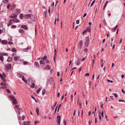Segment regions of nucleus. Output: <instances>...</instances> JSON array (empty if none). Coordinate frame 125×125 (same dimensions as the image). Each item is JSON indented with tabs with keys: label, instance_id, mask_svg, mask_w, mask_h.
<instances>
[{
	"label": "nucleus",
	"instance_id": "79ce46f5",
	"mask_svg": "<svg viewBox=\"0 0 125 125\" xmlns=\"http://www.w3.org/2000/svg\"><path fill=\"white\" fill-rule=\"evenodd\" d=\"M95 2V0H94L92 1V3H91V5H90L91 7H92V5L94 4V3Z\"/></svg>",
	"mask_w": 125,
	"mask_h": 125
},
{
	"label": "nucleus",
	"instance_id": "f704fd0d",
	"mask_svg": "<svg viewBox=\"0 0 125 125\" xmlns=\"http://www.w3.org/2000/svg\"><path fill=\"white\" fill-rule=\"evenodd\" d=\"M35 86V84L34 83H33L32 85L31 86V87L33 88H34Z\"/></svg>",
	"mask_w": 125,
	"mask_h": 125
},
{
	"label": "nucleus",
	"instance_id": "412c9836",
	"mask_svg": "<svg viewBox=\"0 0 125 125\" xmlns=\"http://www.w3.org/2000/svg\"><path fill=\"white\" fill-rule=\"evenodd\" d=\"M40 63L41 64H44L45 62L44 60H41L40 61Z\"/></svg>",
	"mask_w": 125,
	"mask_h": 125
},
{
	"label": "nucleus",
	"instance_id": "ea45409f",
	"mask_svg": "<svg viewBox=\"0 0 125 125\" xmlns=\"http://www.w3.org/2000/svg\"><path fill=\"white\" fill-rule=\"evenodd\" d=\"M16 23L17 22H20V21L18 19H16L15 20V21H14Z\"/></svg>",
	"mask_w": 125,
	"mask_h": 125
},
{
	"label": "nucleus",
	"instance_id": "a211bd4d",
	"mask_svg": "<svg viewBox=\"0 0 125 125\" xmlns=\"http://www.w3.org/2000/svg\"><path fill=\"white\" fill-rule=\"evenodd\" d=\"M12 58L10 57H8V59L7 60V61L8 62H10L12 61Z\"/></svg>",
	"mask_w": 125,
	"mask_h": 125
},
{
	"label": "nucleus",
	"instance_id": "c756f323",
	"mask_svg": "<svg viewBox=\"0 0 125 125\" xmlns=\"http://www.w3.org/2000/svg\"><path fill=\"white\" fill-rule=\"evenodd\" d=\"M9 0H3L2 2L4 4H6L9 1Z\"/></svg>",
	"mask_w": 125,
	"mask_h": 125
},
{
	"label": "nucleus",
	"instance_id": "3c124183",
	"mask_svg": "<svg viewBox=\"0 0 125 125\" xmlns=\"http://www.w3.org/2000/svg\"><path fill=\"white\" fill-rule=\"evenodd\" d=\"M1 79L4 82H6V80L3 77V78H2V79Z\"/></svg>",
	"mask_w": 125,
	"mask_h": 125
},
{
	"label": "nucleus",
	"instance_id": "f257e3e1",
	"mask_svg": "<svg viewBox=\"0 0 125 125\" xmlns=\"http://www.w3.org/2000/svg\"><path fill=\"white\" fill-rule=\"evenodd\" d=\"M24 17L26 19H28L29 18H31V19L32 20V21H34L35 20V16L31 14H28L27 15H24Z\"/></svg>",
	"mask_w": 125,
	"mask_h": 125
},
{
	"label": "nucleus",
	"instance_id": "393cba45",
	"mask_svg": "<svg viewBox=\"0 0 125 125\" xmlns=\"http://www.w3.org/2000/svg\"><path fill=\"white\" fill-rule=\"evenodd\" d=\"M23 15L21 13L19 15L20 18L21 19H23Z\"/></svg>",
	"mask_w": 125,
	"mask_h": 125
},
{
	"label": "nucleus",
	"instance_id": "052dcab7",
	"mask_svg": "<svg viewBox=\"0 0 125 125\" xmlns=\"http://www.w3.org/2000/svg\"><path fill=\"white\" fill-rule=\"evenodd\" d=\"M86 58V57H85L84 58H83L82 59V61H84L85 60Z\"/></svg>",
	"mask_w": 125,
	"mask_h": 125
},
{
	"label": "nucleus",
	"instance_id": "a878e982",
	"mask_svg": "<svg viewBox=\"0 0 125 125\" xmlns=\"http://www.w3.org/2000/svg\"><path fill=\"white\" fill-rule=\"evenodd\" d=\"M4 57L2 55L0 56V60L2 61L3 62L4 61Z\"/></svg>",
	"mask_w": 125,
	"mask_h": 125
},
{
	"label": "nucleus",
	"instance_id": "7ed1b4c3",
	"mask_svg": "<svg viewBox=\"0 0 125 125\" xmlns=\"http://www.w3.org/2000/svg\"><path fill=\"white\" fill-rule=\"evenodd\" d=\"M11 64L8 63L5 65V68L7 70H9L11 68Z\"/></svg>",
	"mask_w": 125,
	"mask_h": 125
},
{
	"label": "nucleus",
	"instance_id": "5701e85b",
	"mask_svg": "<svg viewBox=\"0 0 125 125\" xmlns=\"http://www.w3.org/2000/svg\"><path fill=\"white\" fill-rule=\"evenodd\" d=\"M91 30V26H89L87 28L86 30H87V31L89 32H90Z\"/></svg>",
	"mask_w": 125,
	"mask_h": 125
},
{
	"label": "nucleus",
	"instance_id": "603ef678",
	"mask_svg": "<svg viewBox=\"0 0 125 125\" xmlns=\"http://www.w3.org/2000/svg\"><path fill=\"white\" fill-rule=\"evenodd\" d=\"M10 6V4H8L7 5V8L8 9H9V7Z\"/></svg>",
	"mask_w": 125,
	"mask_h": 125
},
{
	"label": "nucleus",
	"instance_id": "864d4df0",
	"mask_svg": "<svg viewBox=\"0 0 125 125\" xmlns=\"http://www.w3.org/2000/svg\"><path fill=\"white\" fill-rule=\"evenodd\" d=\"M46 59V56H44V57L42 58V59L43 60L45 61V59Z\"/></svg>",
	"mask_w": 125,
	"mask_h": 125
},
{
	"label": "nucleus",
	"instance_id": "c85d7f7f",
	"mask_svg": "<svg viewBox=\"0 0 125 125\" xmlns=\"http://www.w3.org/2000/svg\"><path fill=\"white\" fill-rule=\"evenodd\" d=\"M35 64L36 66V67H39V63L37 62H36L35 63Z\"/></svg>",
	"mask_w": 125,
	"mask_h": 125
},
{
	"label": "nucleus",
	"instance_id": "5fc2aeb1",
	"mask_svg": "<svg viewBox=\"0 0 125 125\" xmlns=\"http://www.w3.org/2000/svg\"><path fill=\"white\" fill-rule=\"evenodd\" d=\"M18 111H19V112H20L21 113L23 111L22 109H20Z\"/></svg>",
	"mask_w": 125,
	"mask_h": 125
},
{
	"label": "nucleus",
	"instance_id": "58836bf2",
	"mask_svg": "<svg viewBox=\"0 0 125 125\" xmlns=\"http://www.w3.org/2000/svg\"><path fill=\"white\" fill-rule=\"evenodd\" d=\"M9 23H10L11 24L13 23L12 21V19H10V20L9 21Z\"/></svg>",
	"mask_w": 125,
	"mask_h": 125
},
{
	"label": "nucleus",
	"instance_id": "c03bdc74",
	"mask_svg": "<svg viewBox=\"0 0 125 125\" xmlns=\"http://www.w3.org/2000/svg\"><path fill=\"white\" fill-rule=\"evenodd\" d=\"M41 89L40 88H39L38 89L37 91V94H39V92L41 90Z\"/></svg>",
	"mask_w": 125,
	"mask_h": 125
},
{
	"label": "nucleus",
	"instance_id": "b1692460",
	"mask_svg": "<svg viewBox=\"0 0 125 125\" xmlns=\"http://www.w3.org/2000/svg\"><path fill=\"white\" fill-rule=\"evenodd\" d=\"M30 48L29 47H27L23 49V50L25 52H27L29 50Z\"/></svg>",
	"mask_w": 125,
	"mask_h": 125
},
{
	"label": "nucleus",
	"instance_id": "6e6552de",
	"mask_svg": "<svg viewBox=\"0 0 125 125\" xmlns=\"http://www.w3.org/2000/svg\"><path fill=\"white\" fill-rule=\"evenodd\" d=\"M80 60L79 58H78L77 60L75 63V64L77 66H79L80 65Z\"/></svg>",
	"mask_w": 125,
	"mask_h": 125
},
{
	"label": "nucleus",
	"instance_id": "09e8293b",
	"mask_svg": "<svg viewBox=\"0 0 125 125\" xmlns=\"http://www.w3.org/2000/svg\"><path fill=\"white\" fill-rule=\"evenodd\" d=\"M6 91L8 93H11V92L10 91V90L8 89H6Z\"/></svg>",
	"mask_w": 125,
	"mask_h": 125
},
{
	"label": "nucleus",
	"instance_id": "2eb2a0df",
	"mask_svg": "<svg viewBox=\"0 0 125 125\" xmlns=\"http://www.w3.org/2000/svg\"><path fill=\"white\" fill-rule=\"evenodd\" d=\"M13 103L15 105L17 104H18L17 101L16 100L15 98L14 99V100H13Z\"/></svg>",
	"mask_w": 125,
	"mask_h": 125
},
{
	"label": "nucleus",
	"instance_id": "c9c22d12",
	"mask_svg": "<svg viewBox=\"0 0 125 125\" xmlns=\"http://www.w3.org/2000/svg\"><path fill=\"white\" fill-rule=\"evenodd\" d=\"M16 25H12L11 26V28L13 29H14V28H16Z\"/></svg>",
	"mask_w": 125,
	"mask_h": 125
},
{
	"label": "nucleus",
	"instance_id": "f3484780",
	"mask_svg": "<svg viewBox=\"0 0 125 125\" xmlns=\"http://www.w3.org/2000/svg\"><path fill=\"white\" fill-rule=\"evenodd\" d=\"M108 0H107L106 1V2L105 3V4L104 5V7H103V9L104 10H105V8L106 6V5L108 3Z\"/></svg>",
	"mask_w": 125,
	"mask_h": 125
},
{
	"label": "nucleus",
	"instance_id": "4468645a",
	"mask_svg": "<svg viewBox=\"0 0 125 125\" xmlns=\"http://www.w3.org/2000/svg\"><path fill=\"white\" fill-rule=\"evenodd\" d=\"M28 81L29 82V85H30V84H31V83L32 82V79L31 78H29L28 79Z\"/></svg>",
	"mask_w": 125,
	"mask_h": 125
},
{
	"label": "nucleus",
	"instance_id": "a19ab883",
	"mask_svg": "<svg viewBox=\"0 0 125 125\" xmlns=\"http://www.w3.org/2000/svg\"><path fill=\"white\" fill-rule=\"evenodd\" d=\"M28 63V62L26 61H24L23 62V64L24 65H27Z\"/></svg>",
	"mask_w": 125,
	"mask_h": 125
},
{
	"label": "nucleus",
	"instance_id": "9b49d317",
	"mask_svg": "<svg viewBox=\"0 0 125 125\" xmlns=\"http://www.w3.org/2000/svg\"><path fill=\"white\" fill-rule=\"evenodd\" d=\"M50 69V67L48 65H47L45 67L43 68V69L44 70H45V69H46L48 70H49Z\"/></svg>",
	"mask_w": 125,
	"mask_h": 125
},
{
	"label": "nucleus",
	"instance_id": "72a5a7b5",
	"mask_svg": "<svg viewBox=\"0 0 125 125\" xmlns=\"http://www.w3.org/2000/svg\"><path fill=\"white\" fill-rule=\"evenodd\" d=\"M16 11L17 12V14H20V10L19 9H17L16 10Z\"/></svg>",
	"mask_w": 125,
	"mask_h": 125
},
{
	"label": "nucleus",
	"instance_id": "aec40b11",
	"mask_svg": "<svg viewBox=\"0 0 125 125\" xmlns=\"http://www.w3.org/2000/svg\"><path fill=\"white\" fill-rule=\"evenodd\" d=\"M45 91L46 90L45 89H43L42 90V95H43L45 94Z\"/></svg>",
	"mask_w": 125,
	"mask_h": 125
},
{
	"label": "nucleus",
	"instance_id": "1a4fd4ad",
	"mask_svg": "<svg viewBox=\"0 0 125 125\" xmlns=\"http://www.w3.org/2000/svg\"><path fill=\"white\" fill-rule=\"evenodd\" d=\"M60 116H59V115H57V120L56 122H60Z\"/></svg>",
	"mask_w": 125,
	"mask_h": 125
},
{
	"label": "nucleus",
	"instance_id": "37998d69",
	"mask_svg": "<svg viewBox=\"0 0 125 125\" xmlns=\"http://www.w3.org/2000/svg\"><path fill=\"white\" fill-rule=\"evenodd\" d=\"M103 22L104 25H107V24L106 22L105 21V19L103 20Z\"/></svg>",
	"mask_w": 125,
	"mask_h": 125
},
{
	"label": "nucleus",
	"instance_id": "a18cd8bd",
	"mask_svg": "<svg viewBox=\"0 0 125 125\" xmlns=\"http://www.w3.org/2000/svg\"><path fill=\"white\" fill-rule=\"evenodd\" d=\"M58 105V104L57 105V106L56 107L55 109V111H54V115L55 114V113L56 112V110H57V106Z\"/></svg>",
	"mask_w": 125,
	"mask_h": 125
},
{
	"label": "nucleus",
	"instance_id": "13d9d810",
	"mask_svg": "<svg viewBox=\"0 0 125 125\" xmlns=\"http://www.w3.org/2000/svg\"><path fill=\"white\" fill-rule=\"evenodd\" d=\"M119 102H123L125 103V101L123 100H120L118 101Z\"/></svg>",
	"mask_w": 125,
	"mask_h": 125
},
{
	"label": "nucleus",
	"instance_id": "39448f33",
	"mask_svg": "<svg viewBox=\"0 0 125 125\" xmlns=\"http://www.w3.org/2000/svg\"><path fill=\"white\" fill-rule=\"evenodd\" d=\"M10 17L11 18H14L16 19L17 17V16L16 15H15L13 13H12L10 15Z\"/></svg>",
	"mask_w": 125,
	"mask_h": 125
},
{
	"label": "nucleus",
	"instance_id": "9d476101",
	"mask_svg": "<svg viewBox=\"0 0 125 125\" xmlns=\"http://www.w3.org/2000/svg\"><path fill=\"white\" fill-rule=\"evenodd\" d=\"M30 121H24V122L23 125H30Z\"/></svg>",
	"mask_w": 125,
	"mask_h": 125
},
{
	"label": "nucleus",
	"instance_id": "473e14b6",
	"mask_svg": "<svg viewBox=\"0 0 125 125\" xmlns=\"http://www.w3.org/2000/svg\"><path fill=\"white\" fill-rule=\"evenodd\" d=\"M17 75L19 77H21L22 76V74L20 73H18Z\"/></svg>",
	"mask_w": 125,
	"mask_h": 125
},
{
	"label": "nucleus",
	"instance_id": "20e7f679",
	"mask_svg": "<svg viewBox=\"0 0 125 125\" xmlns=\"http://www.w3.org/2000/svg\"><path fill=\"white\" fill-rule=\"evenodd\" d=\"M83 43V41L81 40L80 41V42L78 43V48L79 49H81L82 46V44Z\"/></svg>",
	"mask_w": 125,
	"mask_h": 125
},
{
	"label": "nucleus",
	"instance_id": "49530a36",
	"mask_svg": "<svg viewBox=\"0 0 125 125\" xmlns=\"http://www.w3.org/2000/svg\"><path fill=\"white\" fill-rule=\"evenodd\" d=\"M86 31H87V30H84V31H83V32L82 33V34L83 35H84V34H85V33L86 32Z\"/></svg>",
	"mask_w": 125,
	"mask_h": 125
},
{
	"label": "nucleus",
	"instance_id": "bb28decb",
	"mask_svg": "<svg viewBox=\"0 0 125 125\" xmlns=\"http://www.w3.org/2000/svg\"><path fill=\"white\" fill-rule=\"evenodd\" d=\"M0 84L2 86H6L7 85V84L4 82H2Z\"/></svg>",
	"mask_w": 125,
	"mask_h": 125
},
{
	"label": "nucleus",
	"instance_id": "6ab92c4d",
	"mask_svg": "<svg viewBox=\"0 0 125 125\" xmlns=\"http://www.w3.org/2000/svg\"><path fill=\"white\" fill-rule=\"evenodd\" d=\"M0 54L4 56H8V54L7 53L5 52H1L0 53Z\"/></svg>",
	"mask_w": 125,
	"mask_h": 125
},
{
	"label": "nucleus",
	"instance_id": "423d86ee",
	"mask_svg": "<svg viewBox=\"0 0 125 125\" xmlns=\"http://www.w3.org/2000/svg\"><path fill=\"white\" fill-rule=\"evenodd\" d=\"M21 28H23L25 30H27L28 29V28L27 26H26L24 25H22L21 26Z\"/></svg>",
	"mask_w": 125,
	"mask_h": 125
},
{
	"label": "nucleus",
	"instance_id": "680f3d73",
	"mask_svg": "<svg viewBox=\"0 0 125 125\" xmlns=\"http://www.w3.org/2000/svg\"><path fill=\"white\" fill-rule=\"evenodd\" d=\"M107 81L108 82H110L111 83H112L113 82V81L112 80H110L109 79H108L107 80Z\"/></svg>",
	"mask_w": 125,
	"mask_h": 125
},
{
	"label": "nucleus",
	"instance_id": "338daca9",
	"mask_svg": "<svg viewBox=\"0 0 125 125\" xmlns=\"http://www.w3.org/2000/svg\"><path fill=\"white\" fill-rule=\"evenodd\" d=\"M3 76L1 74H0V77L1 79H2V78H3Z\"/></svg>",
	"mask_w": 125,
	"mask_h": 125
},
{
	"label": "nucleus",
	"instance_id": "4c0bfd02",
	"mask_svg": "<svg viewBox=\"0 0 125 125\" xmlns=\"http://www.w3.org/2000/svg\"><path fill=\"white\" fill-rule=\"evenodd\" d=\"M100 113V115H101L102 117H104V112L103 111H102L101 113Z\"/></svg>",
	"mask_w": 125,
	"mask_h": 125
},
{
	"label": "nucleus",
	"instance_id": "4be33fe9",
	"mask_svg": "<svg viewBox=\"0 0 125 125\" xmlns=\"http://www.w3.org/2000/svg\"><path fill=\"white\" fill-rule=\"evenodd\" d=\"M19 31L20 33H23L24 32V31L23 30L20 29L19 30Z\"/></svg>",
	"mask_w": 125,
	"mask_h": 125
},
{
	"label": "nucleus",
	"instance_id": "f8f14e48",
	"mask_svg": "<svg viewBox=\"0 0 125 125\" xmlns=\"http://www.w3.org/2000/svg\"><path fill=\"white\" fill-rule=\"evenodd\" d=\"M8 97L10 99V100H13L15 98L12 95H9Z\"/></svg>",
	"mask_w": 125,
	"mask_h": 125
},
{
	"label": "nucleus",
	"instance_id": "de8ad7c7",
	"mask_svg": "<svg viewBox=\"0 0 125 125\" xmlns=\"http://www.w3.org/2000/svg\"><path fill=\"white\" fill-rule=\"evenodd\" d=\"M15 107L17 109H20L19 106L18 105H16L15 106Z\"/></svg>",
	"mask_w": 125,
	"mask_h": 125
},
{
	"label": "nucleus",
	"instance_id": "4d7b16f0",
	"mask_svg": "<svg viewBox=\"0 0 125 125\" xmlns=\"http://www.w3.org/2000/svg\"><path fill=\"white\" fill-rule=\"evenodd\" d=\"M79 23V20H77L76 21V23L77 24H78Z\"/></svg>",
	"mask_w": 125,
	"mask_h": 125
},
{
	"label": "nucleus",
	"instance_id": "774afa93",
	"mask_svg": "<svg viewBox=\"0 0 125 125\" xmlns=\"http://www.w3.org/2000/svg\"><path fill=\"white\" fill-rule=\"evenodd\" d=\"M8 44L10 45H12L13 44V43L12 42H8Z\"/></svg>",
	"mask_w": 125,
	"mask_h": 125
},
{
	"label": "nucleus",
	"instance_id": "0eeeda50",
	"mask_svg": "<svg viewBox=\"0 0 125 125\" xmlns=\"http://www.w3.org/2000/svg\"><path fill=\"white\" fill-rule=\"evenodd\" d=\"M20 58L19 56H15L14 57V59L15 61H17L19 60Z\"/></svg>",
	"mask_w": 125,
	"mask_h": 125
},
{
	"label": "nucleus",
	"instance_id": "2f4dec72",
	"mask_svg": "<svg viewBox=\"0 0 125 125\" xmlns=\"http://www.w3.org/2000/svg\"><path fill=\"white\" fill-rule=\"evenodd\" d=\"M39 110L38 108H36V111L37 112V115L38 116V115L39 114Z\"/></svg>",
	"mask_w": 125,
	"mask_h": 125
},
{
	"label": "nucleus",
	"instance_id": "dca6fc26",
	"mask_svg": "<svg viewBox=\"0 0 125 125\" xmlns=\"http://www.w3.org/2000/svg\"><path fill=\"white\" fill-rule=\"evenodd\" d=\"M118 27V25H116L114 28L112 29V31H115L116 30Z\"/></svg>",
	"mask_w": 125,
	"mask_h": 125
},
{
	"label": "nucleus",
	"instance_id": "6e6d98bb",
	"mask_svg": "<svg viewBox=\"0 0 125 125\" xmlns=\"http://www.w3.org/2000/svg\"><path fill=\"white\" fill-rule=\"evenodd\" d=\"M56 55H54L53 59H54V61L55 62V58H56Z\"/></svg>",
	"mask_w": 125,
	"mask_h": 125
},
{
	"label": "nucleus",
	"instance_id": "ddd939ff",
	"mask_svg": "<svg viewBox=\"0 0 125 125\" xmlns=\"http://www.w3.org/2000/svg\"><path fill=\"white\" fill-rule=\"evenodd\" d=\"M1 43L2 44H6L7 43V42L6 41L3 40L1 41Z\"/></svg>",
	"mask_w": 125,
	"mask_h": 125
},
{
	"label": "nucleus",
	"instance_id": "69168bd1",
	"mask_svg": "<svg viewBox=\"0 0 125 125\" xmlns=\"http://www.w3.org/2000/svg\"><path fill=\"white\" fill-rule=\"evenodd\" d=\"M39 123V122L38 121H36L34 122V124L35 125H36V124Z\"/></svg>",
	"mask_w": 125,
	"mask_h": 125
},
{
	"label": "nucleus",
	"instance_id": "e433bc0d",
	"mask_svg": "<svg viewBox=\"0 0 125 125\" xmlns=\"http://www.w3.org/2000/svg\"><path fill=\"white\" fill-rule=\"evenodd\" d=\"M113 95H114L116 98H117L118 97V95L117 94L113 93Z\"/></svg>",
	"mask_w": 125,
	"mask_h": 125
},
{
	"label": "nucleus",
	"instance_id": "e2e57ef3",
	"mask_svg": "<svg viewBox=\"0 0 125 125\" xmlns=\"http://www.w3.org/2000/svg\"><path fill=\"white\" fill-rule=\"evenodd\" d=\"M25 116L24 115H23L22 116V120H24V118L25 117Z\"/></svg>",
	"mask_w": 125,
	"mask_h": 125
},
{
	"label": "nucleus",
	"instance_id": "bf43d9fd",
	"mask_svg": "<svg viewBox=\"0 0 125 125\" xmlns=\"http://www.w3.org/2000/svg\"><path fill=\"white\" fill-rule=\"evenodd\" d=\"M48 12H49V13H50V7L49 6V7H48Z\"/></svg>",
	"mask_w": 125,
	"mask_h": 125
},
{
	"label": "nucleus",
	"instance_id": "8fccbe9b",
	"mask_svg": "<svg viewBox=\"0 0 125 125\" xmlns=\"http://www.w3.org/2000/svg\"><path fill=\"white\" fill-rule=\"evenodd\" d=\"M18 119L19 120H21V117L20 115H18Z\"/></svg>",
	"mask_w": 125,
	"mask_h": 125
},
{
	"label": "nucleus",
	"instance_id": "cd10ccee",
	"mask_svg": "<svg viewBox=\"0 0 125 125\" xmlns=\"http://www.w3.org/2000/svg\"><path fill=\"white\" fill-rule=\"evenodd\" d=\"M24 76H22V79L24 81V82H25V83H27V80H25L24 79Z\"/></svg>",
	"mask_w": 125,
	"mask_h": 125
},
{
	"label": "nucleus",
	"instance_id": "0e129e2a",
	"mask_svg": "<svg viewBox=\"0 0 125 125\" xmlns=\"http://www.w3.org/2000/svg\"><path fill=\"white\" fill-rule=\"evenodd\" d=\"M71 100L72 102L73 101V94H72L71 95Z\"/></svg>",
	"mask_w": 125,
	"mask_h": 125
},
{
	"label": "nucleus",
	"instance_id": "f03ea898",
	"mask_svg": "<svg viewBox=\"0 0 125 125\" xmlns=\"http://www.w3.org/2000/svg\"><path fill=\"white\" fill-rule=\"evenodd\" d=\"M89 44V39L88 37H86L85 42V45L86 47H88Z\"/></svg>",
	"mask_w": 125,
	"mask_h": 125
},
{
	"label": "nucleus",
	"instance_id": "7c9ffc66",
	"mask_svg": "<svg viewBox=\"0 0 125 125\" xmlns=\"http://www.w3.org/2000/svg\"><path fill=\"white\" fill-rule=\"evenodd\" d=\"M11 51L13 52H16V49L15 48H13L11 50Z\"/></svg>",
	"mask_w": 125,
	"mask_h": 125
}]
</instances>
